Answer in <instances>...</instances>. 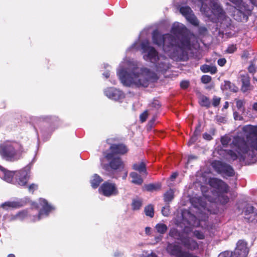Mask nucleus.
<instances>
[{
	"label": "nucleus",
	"instance_id": "1",
	"mask_svg": "<svg viewBox=\"0 0 257 257\" xmlns=\"http://www.w3.org/2000/svg\"><path fill=\"white\" fill-rule=\"evenodd\" d=\"M245 136L233 137L230 143L232 150L226 151L228 159L234 161L238 159L245 164H253L256 161L257 151V125H246L242 128Z\"/></svg>",
	"mask_w": 257,
	"mask_h": 257
},
{
	"label": "nucleus",
	"instance_id": "2",
	"mask_svg": "<svg viewBox=\"0 0 257 257\" xmlns=\"http://www.w3.org/2000/svg\"><path fill=\"white\" fill-rule=\"evenodd\" d=\"M137 60L124 58L119 65L116 74L123 85L128 87H147L158 79L157 74L151 69L141 67Z\"/></svg>",
	"mask_w": 257,
	"mask_h": 257
},
{
	"label": "nucleus",
	"instance_id": "3",
	"mask_svg": "<svg viewBox=\"0 0 257 257\" xmlns=\"http://www.w3.org/2000/svg\"><path fill=\"white\" fill-rule=\"evenodd\" d=\"M174 223L182 229L179 230L175 227L170 229L168 235L176 240L180 241L187 249L194 250L198 248L197 242L191 239L188 234L192 231L193 227L198 226L199 220L193 214L188 211H184L177 215L174 219Z\"/></svg>",
	"mask_w": 257,
	"mask_h": 257
},
{
	"label": "nucleus",
	"instance_id": "4",
	"mask_svg": "<svg viewBox=\"0 0 257 257\" xmlns=\"http://www.w3.org/2000/svg\"><path fill=\"white\" fill-rule=\"evenodd\" d=\"M171 32L175 40L173 44L176 47V52L180 61H187L188 59V51L191 49L190 33L183 24L174 23L171 28Z\"/></svg>",
	"mask_w": 257,
	"mask_h": 257
},
{
	"label": "nucleus",
	"instance_id": "5",
	"mask_svg": "<svg viewBox=\"0 0 257 257\" xmlns=\"http://www.w3.org/2000/svg\"><path fill=\"white\" fill-rule=\"evenodd\" d=\"M149 34L148 30L144 29L141 33L138 39L126 50V53H135L139 50H141L143 58L146 61L150 62L154 64L160 57L157 51L155 48L150 45L148 40L143 41L141 44H139L142 37H147Z\"/></svg>",
	"mask_w": 257,
	"mask_h": 257
},
{
	"label": "nucleus",
	"instance_id": "6",
	"mask_svg": "<svg viewBox=\"0 0 257 257\" xmlns=\"http://www.w3.org/2000/svg\"><path fill=\"white\" fill-rule=\"evenodd\" d=\"M34 159L29 165L19 171H11L0 165V178L8 183L27 187L30 169Z\"/></svg>",
	"mask_w": 257,
	"mask_h": 257
},
{
	"label": "nucleus",
	"instance_id": "7",
	"mask_svg": "<svg viewBox=\"0 0 257 257\" xmlns=\"http://www.w3.org/2000/svg\"><path fill=\"white\" fill-rule=\"evenodd\" d=\"M152 41L154 44L162 46L163 51L172 59L180 61L176 52V48L173 45L175 43V40L172 34L162 35L157 30H155L152 33Z\"/></svg>",
	"mask_w": 257,
	"mask_h": 257
},
{
	"label": "nucleus",
	"instance_id": "8",
	"mask_svg": "<svg viewBox=\"0 0 257 257\" xmlns=\"http://www.w3.org/2000/svg\"><path fill=\"white\" fill-rule=\"evenodd\" d=\"M24 152L23 147L17 142L6 141L0 145V155L7 161L13 162L20 160Z\"/></svg>",
	"mask_w": 257,
	"mask_h": 257
},
{
	"label": "nucleus",
	"instance_id": "9",
	"mask_svg": "<svg viewBox=\"0 0 257 257\" xmlns=\"http://www.w3.org/2000/svg\"><path fill=\"white\" fill-rule=\"evenodd\" d=\"M209 184L217 191L216 200L222 205L229 201V198L226 193L228 191V185L222 180L215 178L209 180Z\"/></svg>",
	"mask_w": 257,
	"mask_h": 257
},
{
	"label": "nucleus",
	"instance_id": "10",
	"mask_svg": "<svg viewBox=\"0 0 257 257\" xmlns=\"http://www.w3.org/2000/svg\"><path fill=\"white\" fill-rule=\"evenodd\" d=\"M236 6L234 19L238 22H246L252 10V6L246 4L242 0H230Z\"/></svg>",
	"mask_w": 257,
	"mask_h": 257
},
{
	"label": "nucleus",
	"instance_id": "11",
	"mask_svg": "<svg viewBox=\"0 0 257 257\" xmlns=\"http://www.w3.org/2000/svg\"><path fill=\"white\" fill-rule=\"evenodd\" d=\"M249 252L247 243L244 240H239L233 251H224L218 257H246Z\"/></svg>",
	"mask_w": 257,
	"mask_h": 257
},
{
	"label": "nucleus",
	"instance_id": "12",
	"mask_svg": "<svg viewBox=\"0 0 257 257\" xmlns=\"http://www.w3.org/2000/svg\"><path fill=\"white\" fill-rule=\"evenodd\" d=\"M39 207H40V209L38 215L33 216L32 219L33 221H37L44 218L47 217L51 212L55 209L54 206L49 203L47 200L44 198L39 199Z\"/></svg>",
	"mask_w": 257,
	"mask_h": 257
},
{
	"label": "nucleus",
	"instance_id": "13",
	"mask_svg": "<svg viewBox=\"0 0 257 257\" xmlns=\"http://www.w3.org/2000/svg\"><path fill=\"white\" fill-rule=\"evenodd\" d=\"M109 150V152L106 151L103 152V155L106 160L111 159L113 156H115L116 155H124L128 152L127 147L121 143L111 144Z\"/></svg>",
	"mask_w": 257,
	"mask_h": 257
},
{
	"label": "nucleus",
	"instance_id": "14",
	"mask_svg": "<svg viewBox=\"0 0 257 257\" xmlns=\"http://www.w3.org/2000/svg\"><path fill=\"white\" fill-rule=\"evenodd\" d=\"M192 205L194 208L198 210L201 213H205L206 211L211 214H216L218 209H211L208 208V205L202 197H193L190 199Z\"/></svg>",
	"mask_w": 257,
	"mask_h": 257
},
{
	"label": "nucleus",
	"instance_id": "15",
	"mask_svg": "<svg viewBox=\"0 0 257 257\" xmlns=\"http://www.w3.org/2000/svg\"><path fill=\"white\" fill-rule=\"evenodd\" d=\"M212 166L219 174L229 177L233 176L234 175V171L232 167L220 161H214L212 163Z\"/></svg>",
	"mask_w": 257,
	"mask_h": 257
},
{
	"label": "nucleus",
	"instance_id": "16",
	"mask_svg": "<svg viewBox=\"0 0 257 257\" xmlns=\"http://www.w3.org/2000/svg\"><path fill=\"white\" fill-rule=\"evenodd\" d=\"M98 192L105 197L117 195L118 193L116 185L108 181L104 182L99 188Z\"/></svg>",
	"mask_w": 257,
	"mask_h": 257
},
{
	"label": "nucleus",
	"instance_id": "17",
	"mask_svg": "<svg viewBox=\"0 0 257 257\" xmlns=\"http://www.w3.org/2000/svg\"><path fill=\"white\" fill-rule=\"evenodd\" d=\"M104 95L109 99L116 101H121L125 97L124 92L115 87H107L103 90Z\"/></svg>",
	"mask_w": 257,
	"mask_h": 257
},
{
	"label": "nucleus",
	"instance_id": "18",
	"mask_svg": "<svg viewBox=\"0 0 257 257\" xmlns=\"http://www.w3.org/2000/svg\"><path fill=\"white\" fill-rule=\"evenodd\" d=\"M180 13L183 16L186 20L194 26H198L199 22L195 16L193 11L189 6L181 7L179 9Z\"/></svg>",
	"mask_w": 257,
	"mask_h": 257
},
{
	"label": "nucleus",
	"instance_id": "19",
	"mask_svg": "<svg viewBox=\"0 0 257 257\" xmlns=\"http://www.w3.org/2000/svg\"><path fill=\"white\" fill-rule=\"evenodd\" d=\"M154 64L156 71L161 73H164L171 67L169 59L161 55L156 63Z\"/></svg>",
	"mask_w": 257,
	"mask_h": 257
},
{
	"label": "nucleus",
	"instance_id": "20",
	"mask_svg": "<svg viewBox=\"0 0 257 257\" xmlns=\"http://www.w3.org/2000/svg\"><path fill=\"white\" fill-rule=\"evenodd\" d=\"M166 250L170 255L174 257H182L185 251L182 250L179 245L170 242L167 243Z\"/></svg>",
	"mask_w": 257,
	"mask_h": 257
},
{
	"label": "nucleus",
	"instance_id": "21",
	"mask_svg": "<svg viewBox=\"0 0 257 257\" xmlns=\"http://www.w3.org/2000/svg\"><path fill=\"white\" fill-rule=\"evenodd\" d=\"M107 160L109 161V163L104 165L103 168L105 170H107V168L109 167L112 170L120 171L124 167V163L119 157L113 156L111 159Z\"/></svg>",
	"mask_w": 257,
	"mask_h": 257
},
{
	"label": "nucleus",
	"instance_id": "22",
	"mask_svg": "<svg viewBox=\"0 0 257 257\" xmlns=\"http://www.w3.org/2000/svg\"><path fill=\"white\" fill-rule=\"evenodd\" d=\"M27 203L26 199H19L13 201H7L1 205V207L5 209L8 208H17L24 206Z\"/></svg>",
	"mask_w": 257,
	"mask_h": 257
},
{
	"label": "nucleus",
	"instance_id": "23",
	"mask_svg": "<svg viewBox=\"0 0 257 257\" xmlns=\"http://www.w3.org/2000/svg\"><path fill=\"white\" fill-rule=\"evenodd\" d=\"M240 80L242 82L241 90L245 92L249 90L250 88L249 77L247 74H240Z\"/></svg>",
	"mask_w": 257,
	"mask_h": 257
},
{
	"label": "nucleus",
	"instance_id": "24",
	"mask_svg": "<svg viewBox=\"0 0 257 257\" xmlns=\"http://www.w3.org/2000/svg\"><path fill=\"white\" fill-rule=\"evenodd\" d=\"M132 168L140 174L145 175H147V174L146 165L143 161L134 163L132 166Z\"/></svg>",
	"mask_w": 257,
	"mask_h": 257
},
{
	"label": "nucleus",
	"instance_id": "25",
	"mask_svg": "<svg viewBox=\"0 0 257 257\" xmlns=\"http://www.w3.org/2000/svg\"><path fill=\"white\" fill-rule=\"evenodd\" d=\"M102 181V178L97 174H93L90 180L91 186L93 189L97 188Z\"/></svg>",
	"mask_w": 257,
	"mask_h": 257
},
{
	"label": "nucleus",
	"instance_id": "26",
	"mask_svg": "<svg viewBox=\"0 0 257 257\" xmlns=\"http://www.w3.org/2000/svg\"><path fill=\"white\" fill-rule=\"evenodd\" d=\"M132 178V182L138 185H141L143 183V179L141 176L136 172H131L130 174Z\"/></svg>",
	"mask_w": 257,
	"mask_h": 257
},
{
	"label": "nucleus",
	"instance_id": "27",
	"mask_svg": "<svg viewBox=\"0 0 257 257\" xmlns=\"http://www.w3.org/2000/svg\"><path fill=\"white\" fill-rule=\"evenodd\" d=\"M41 121L50 123H55L58 121V117L56 116L42 115L38 118Z\"/></svg>",
	"mask_w": 257,
	"mask_h": 257
},
{
	"label": "nucleus",
	"instance_id": "28",
	"mask_svg": "<svg viewBox=\"0 0 257 257\" xmlns=\"http://www.w3.org/2000/svg\"><path fill=\"white\" fill-rule=\"evenodd\" d=\"M200 70L203 73L209 72L212 74H215L217 71V69L215 66L207 64L202 65L200 67Z\"/></svg>",
	"mask_w": 257,
	"mask_h": 257
},
{
	"label": "nucleus",
	"instance_id": "29",
	"mask_svg": "<svg viewBox=\"0 0 257 257\" xmlns=\"http://www.w3.org/2000/svg\"><path fill=\"white\" fill-rule=\"evenodd\" d=\"M157 233L160 235L164 234L168 230V226L163 223H157L155 227Z\"/></svg>",
	"mask_w": 257,
	"mask_h": 257
},
{
	"label": "nucleus",
	"instance_id": "30",
	"mask_svg": "<svg viewBox=\"0 0 257 257\" xmlns=\"http://www.w3.org/2000/svg\"><path fill=\"white\" fill-rule=\"evenodd\" d=\"M174 192L173 189H170L164 195V200L165 202L169 204L172 201L174 197Z\"/></svg>",
	"mask_w": 257,
	"mask_h": 257
},
{
	"label": "nucleus",
	"instance_id": "31",
	"mask_svg": "<svg viewBox=\"0 0 257 257\" xmlns=\"http://www.w3.org/2000/svg\"><path fill=\"white\" fill-rule=\"evenodd\" d=\"M244 219L248 222L255 223L257 222V210H255L248 216H245Z\"/></svg>",
	"mask_w": 257,
	"mask_h": 257
},
{
	"label": "nucleus",
	"instance_id": "32",
	"mask_svg": "<svg viewBox=\"0 0 257 257\" xmlns=\"http://www.w3.org/2000/svg\"><path fill=\"white\" fill-rule=\"evenodd\" d=\"M145 214L147 216L152 218L154 215V209L153 206L149 204L146 206L144 209Z\"/></svg>",
	"mask_w": 257,
	"mask_h": 257
},
{
	"label": "nucleus",
	"instance_id": "33",
	"mask_svg": "<svg viewBox=\"0 0 257 257\" xmlns=\"http://www.w3.org/2000/svg\"><path fill=\"white\" fill-rule=\"evenodd\" d=\"M142 205V200L139 198H136L133 200L132 208L133 210H139Z\"/></svg>",
	"mask_w": 257,
	"mask_h": 257
},
{
	"label": "nucleus",
	"instance_id": "34",
	"mask_svg": "<svg viewBox=\"0 0 257 257\" xmlns=\"http://www.w3.org/2000/svg\"><path fill=\"white\" fill-rule=\"evenodd\" d=\"M145 189L148 191H153L159 189L161 185L159 184H149L145 185Z\"/></svg>",
	"mask_w": 257,
	"mask_h": 257
},
{
	"label": "nucleus",
	"instance_id": "35",
	"mask_svg": "<svg viewBox=\"0 0 257 257\" xmlns=\"http://www.w3.org/2000/svg\"><path fill=\"white\" fill-rule=\"evenodd\" d=\"M210 104V101L207 97L204 95L201 97L200 99V104L202 106L209 107Z\"/></svg>",
	"mask_w": 257,
	"mask_h": 257
},
{
	"label": "nucleus",
	"instance_id": "36",
	"mask_svg": "<svg viewBox=\"0 0 257 257\" xmlns=\"http://www.w3.org/2000/svg\"><path fill=\"white\" fill-rule=\"evenodd\" d=\"M16 215L17 220L22 221L27 217L28 213L27 210H23L19 212Z\"/></svg>",
	"mask_w": 257,
	"mask_h": 257
},
{
	"label": "nucleus",
	"instance_id": "37",
	"mask_svg": "<svg viewBox=\"0 0 257 257\" xmlns=\"http://www.w3.org/2000/svg\"><path fill=\"white\" fill-rule=\"evenodd\" d=\"M254 211V208L252 205L247 204L243 209L244 216L247 215L248 216Z\"/></svg>",
	"mask_w": 257,
	"mask_h": 257
},
{
	"label": "nucleus",
	"instance_id": "38",
	"mask_svg": "<svg viewBox=\"0 0 257 257\" xmlns=\"http://www.w3.org/2000/svg\"><path fill=\"white\" fill-rule=\"evenodd\" d=\"M221 143L224 147H226L231 142V138L225 135L221 138Z\"/></svg>",
	"mask_w": 257,
	"mask_h": 257
},
{
	"label": "nucleus",
	"instance_id": "39",
	"mask_svg": "<svg viewBox=\"0 0 257 257\" xmlns=\"http://www.w3.org/2000/svg\"><path fill=\"white\" fill-rule=\"evenodd\" d=\"M3 220H8L9 221L17 220L16 215L4 214L3 215Z\"/></svg>",
	"mask_w": 257,
	"mask_h": 257
},
{
	"label": "nucleus",
	"instance_id": "40",
	"mask_svg": "<svg viewBox=\"0 0 257 257\" xmlns=\"http://www.w3.org/2000/svg\"><path fill=\"white\" fill-rule=\"evenodd\" d=\"M162 214L164 216H168L170 214V207L169 205L164 206L161 210Z\"/></svg>",
	"mask_w": 257,
	"mask_h": 257
},
{
	"label": "nucleus",
	"instance_id": "41",
	"mask_svg": "<svg viewBox=\"0 0 257 257\" xmlns=\"http://www.w3.org/2000/svg\"><path fill=\"white\" fill-rule=\"evenodd\" d=\"M245 103V102L243 100H237L236 102V105L237 109L242 111L243 112L244 111V104Z\"/></svg>",
	"mask_w": 257,
	"mask_h": 257
},
{
	"label": "nucleus",
	"instance_id": "42",
	"mask_svg": "<svg viewBox=\"0 0 257 257\" xmlns=\"http://www.w3.org/2000/svg\"><path fill=\"white\" fill-rule=\"evenodd\" d=\"M104 68L105 69H106V71H105L104 73H103L102 75L103 76L106 78H107L109 77L110 76V73H109V69L111 68V67L110 66H109L108 64H104Z\"/></svg>",
	"mask_w": 257,
	"mask_h": 257
},
{
	"label": "nucleus",
	"instance_id": "43",
	"mask_svg": "<svg viewBox=\"0 0 257 257\" xmlns=\"http://www.w3.org/2000/svg\"><path fill=\"white\" fill-rule=\"evenodd\" d=\"M193 234L198 239H203L204 238V234L200 231L195 230Z\"/></svg>",
	"mask_w": 257,
	"mask_h": 257
},
{
	"label": "nucleus",
	"instance_id": "44",
	"mask_svg": "<svg viewBox=\"0 0 257 257\" xmlns=\"http://www.w3.org/2000/svg\"><path fill=\"white\" fill-rule=\"evenodd\" d=\"M201 80L202 83L207 84L211 80V77L209 75H204L202 76Z\"/></svg>",
	"mask_w": 257,
	"mask_h": 257
},
{
	"label": "nucleus",
	"instance_id": "45",
	"mask_svg": "<svg viewBox=\"0 0 257 257\" xmlns=\"http://www.w3.org/2000/svg\"><path fill=\"white\" fill-rule=\"evenodd\" d=\"M236 48L235 45H230L228 47V48L226 50V52L228 53L231 54V53H233L234 52H235L236 51Z\"/></svg>",
	"mask_w": 257,
	"mask_h": 257
},
{
	"label": "nucleus",
	"instance_id": "46",
	"mask_svg": "<svg viewBox=\"0 0 257 257\" xmlns=\"http://www.w3.org/2000/svg\"><path fill=\"white\" fill-rule=\"evenodd\" d=\"M220 98L214 96L213 98L212 105L214 107L217 106L220 103Z\"/></svg>",
	"mask_w": 257,
	"mask_h": 257
},
{
	"label": "nucleus",
	"instance_id": "47",
	"mask_svg": "<svg viewBox=\"0 0 257 257\" xmlns=\"http://www.w3.org/2000/svg\"><path fill=\"white\" fill-rule=\"evenodd\" d=\"M147 117H148V112H147V111H145L140 115V120L142 122H143L146 120Z\"/></svg>",
	"mask_w": 257,
	"mask_h": 257
},
{
	"label": "nucleus",
	"instance_id": "48",
	"mask_svg": "<svg viewBox=\"0 0 257 257\" xmlns=\"http://www.w3.org/2000/svg\"><path fill=\"white\" fill-rule=\"evenodd\" d=\"M207 31L206 28L204 26H201L198 28L199 33L201 35H205Z\"/></svg>",
	"mask_w": 257,
	"mask_h": 257
},
{
	"label": "nucleus",
	"instance_id": "49",
	"mask_svg": "<svg viewBox=\"0 0 257 257\" xmlns=\"http://www.w3.org/2000/svg\"><path fill=\"white\" fill-rule=\"evenodd\" d=\"M200 128H201V126L200 124H199L198 126H197L196 127V129H195L193 135L198 137V136H199L200 135V133H201Z\"/></svg>",
	"mask_w": 257,
	"mask_h": 257
},
{
	"label": "nucleus",
	"instance_id": "50",
	"mask_svg": "<svg viewBox=\"0 0 257 257\" xmlns=\"http://www.w3.org/2000/svg\"><path fill=\"white\" fill-rule=\"evenodd\" d=\"M37 188L38 186L35 184H32L28 186L29 191L31 192H34Z\"/></svg>",
	"mask_w": 257,
	"mask_h": 257
},
{
	"label": "nucleus",
	"instance_id": "51",
	"mask_svg": "<svg viewBox=\"0 0 257 257\" xmlns=\"http://www.w3.org/2000/svg\"><path fill=\"white\" fill-rule=\"evenodd\" d=\"M189 83L187 81H183L180 83V86L183 89H186L189 86Z\"/></svg>",
	"mask_w": 257,
	"mask_h": 257
},
{
	"label": "nucleus",
	"instance_id": "52",
	"mask_svg": "<svg viewBox=\"0 0 257 257\" xmlns=\"http://www.w3.org/2000/svg\"><path fill=\"white\" fill-rule=\"evenodd\" d=\"M226 63V60L225 58H220L217 61V64L220 66H223Z\"/></svg>",
	"mask_w": 257,
	"mask_h": 257
},
{
	"label": "nucleus",
	"instance_id": "53",
	"mask_svg": "<svg viewBox=\"0 0 257 257\" xmlns=\"http://www.w3.org/2000/svg\"><path fill=\"white\" fill-rule=\"evenodd\" d=\"M203 138L204 139L207 140V141H210L212 139V137L211 135L207 133L203 134Z\"/></svg>",
	"mask_w": 257,
	"mask_h": 257
},
{
	"label": "nucleus",
	"instance_id": "54",
	"mask_svg": "<svg viewBox=\"0 0 257 257\" xmlns=\"http://www.w3.org/2000/svg\"><path fill=\"white\" fill-rule=\"evenodd\" d=\"M233 117L235 120H242L243 119L242 116L239 114V113L237 112H234L233 113Z\"/></svg>",
	"mask_w": 257,
	"mask_h": 257
},
{
	"label": "nucleus",
	"instance_id": "55",
	"mask_svg": "<svg viewBox=\"0 0 257 257\" xmlns=\"http://www.w3.org/2000/svg\"><path fill=\"white\" fill-rule=\"evenodd\" d=\"M197 138L198 137H197L194 135H192V136L191 137V138H190V139L188 142V145L190 146V145H191L192 144H194L197 141Z\"/></svg>",
	"mask_w": 257,
	"mask_h": 257
},
{
	"label": "nucleus",
	"instance_id": "56",
	"mask_svg": "<svg viewBox=\"0 0 257 257\" xmlns=\"http://www.w3.org/2000/svg\"><path fill=\"white\" fill-rule=\"evenodd\" d=\"M182 257H198L195 255L188 251H185Z\"/></svg>",
	"mask_w": 257,
	"mask_h": 257
},
{
	"label": "nucleus",
	"instance_id": "57",
	"mask_svg": "<svg viewBox=\"0 0 257 257\" xmlns=\"http://www.w3.org/2000/svg\"><path fill=\"white\" fill-rule=\"evenodd\" d=\"M178 175V173H177V172L173 173L169 178V181H172V182L174 181L175 180V179L177 178Z\"/></svg>",
	"mask_w": 257,
	"mask_h": 257
},
{
	"label": "nucleus",
	"instance_id": "58",
	"mask_svg": "<svg viewBox=\"0 0 257 257\" xmlns=\"http://www.w3.org/2000/svg\"><path fill=\"white\" fill-rule=\"evenodd\" d=\"M231 85H232V84L229 81H225L224 86L226 89H229L230 90H232Z\"/></svg>",
	"mask_w": 257,
	"mask_h": 257
},
{
	"label": "nucleus",
	"instance_id": "59",
	"mask_svg": "<svg viewBox=\"0 0 257 257\" xmlns=\"http://www.w3.org/2000/svg\"><path fill=\"white\" fill-rule=\"evenodd\" d=\"M152 107H155L156 109H158L160 107V104L158 101H155L153 102L152 104Z\"/></svg>",
	"mask_w": 257,
	"mask_h": 257
},
{
	"label": "nucleus",
	"instance_id": "60",
	"mask_svg": "<svg viewBox=\"0 0 257 257\" xmlns=\"http://www.w3.org/2000/svg\"><path fill=\"white\" fill-rule=\"evenodd\" d=\"M145 233L148 235H150L151 234L152 232V228L150 227H146L145 229Z\"/></svg>",
	"mask_w": 257,
	"mask_h": 257
},
{
	"label": "nucleus",
	"instance_id": "61",
	"mask_svg": "<svg viewBox=\"0 0 257 257\" xmlns=\"http://www.w3.org/2000/svg\"><path fill=\"white\" fill-rule=\"evenodd\" d=\"M123 253L119 251H116L114 253V257H122Z\"/></svg>",
	"mask_w": 257,
	"mask_h": 257
},
{
	"label": "nucleus",
	"instance_id": "62",
	"mask_svg": "<svg viewBox=\"0 0 257 257\" xmlns=\"http://www.w3.org/2000/svg\"><path fill=\"white\" fill-rule=\"evenodd\" d=\"M248 71L250 73H253L255 71L254 67L253 65H250L248 67Z\"/></svg>",
	"mask_w": 257,
	"mask_h": 257
},
{
	"label": "nucleus",
	"instance_id": "63",
	"mask_svg": "<svg viewBox=\"0 0 257 257\" xmlns=\"http://www.w3.org/2000/svg\"><path fill=\"white\" fill-rule=\"evenodd\" d=\"M251 4V6H255L257 7V0H249Z\"/></svg>",
	"mask_w": 257,
	"mask_h": 257
},
{
	"label": "nucleus",
	"instance_id": "64",
	"mask_svg": "<svg viewBox=\"0 0 257 257\" xmlns=\"http://www.w3.org/2000/svg\"><path fill=\"white\" fill-rule=\"evenodd\" d=\"M252 108L254 110L257 111V101L253 103L252 105Z\"/></svg>",
	"mask_w": 257,
	"mask_h": 257
}]
</instances>
